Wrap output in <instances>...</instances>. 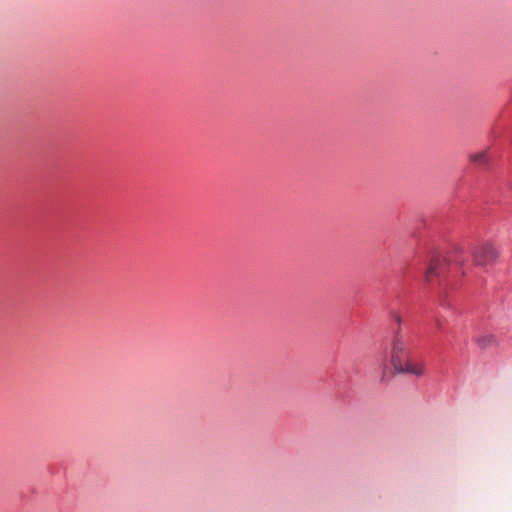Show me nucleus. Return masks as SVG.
<instances>
[{
  "label": "nucleus",
  "mask_w": 512,
  "mask_h": 512,
  "mask_svg": "<svg viewBox=\"0 0 512 512\" xmlns=\"http://www.w3.org/2000/svg\"><path fill=\"white\" fill-rule=\"evenodd\" d=\"M411 347V337L396 329L391 341L390 362L396 373L421 377L425 374V363L412 358Z\"/></svg>",
  "instance_id": "f257e3e1"
},
{
  "label": "nucleus",
  "mask_w": 512,
  "mask_h": 512,
  "mask_svg": "<svg viewBox=\"0 0 512 512\" xmlns=\"http://www.w3.org/2000/svg\"><path fill=\"white\" fill-rule=\"evenodd\" d=\"M472 256L476 266L486 267L497 261L499 253L491 243L485 242L473 248Z\"/></svg>",
  "instance_id": "f03ea898"
},
{
  "label": "nucleus",
  "mask_w": 512,
  "mask_h": 512,
  "mask_svg": "<svg viewBox=\"0 0 512 512\" xmlns=\"http://www.w3.org/2000/svg\"><path fill=\"white\" fill-rule=\"evenodd\" d=\"M448 259L442 255H435L431 258L425 274L426 282H431L433 276H439L445 272L448 266Z\"/></svg>",
  "instance_id": "7ed1b4c3"
},
{
  "label": "nucleus",
  "mask_w": 512,
  "mask_h": 512,
  "mask_svg": "<svg viewBox=\"0 0 512 512\" xmlns=\"http://www.w3.org/2000/svg\"><path fill=\"white\" fill-rule=\"evenodd\" d=\"M476 343L481 349H488L491 347L498 346L499 339L495 334L483 333L477 337Z\"/></svg>",
  "instance_id": "20e7f679"
},
{
  "label": "nucleus",
  "mask_w": 512,
  "mask_h": 512,
  "mask_svg": "<svg viewBox=\"0 0 512 512\" xmlns=\"http://www.w3.org/2000/svg\"><path fill=\"white\" fill-rule=\"evenodd\" d=\"M468 159L471 163L479 167H487L490 164L487 149L469 154Z\"/></svg>",
  "instance_id": "39448f33"
},
{
  "label": "nucleus",
  "mask_w": 512,
  "mask_h": 512,
  "mask_svg": "<svg viewBox=\"0 0 512 512\" xmlns=\"http://www.w3.org/2000/svg\"><path fill=\"white\" fill-rule=\"evenodd\" d=\"M392 316H393V318H394L395 322H396V323H397V325H398L397 329H399L400 331H402V330H401V322H402V318H401L400 314H399V313L394 312V313L392 314Z\"/></svg>",
  "instance_id": "423d86ee"
},
{
  "label": "nucleus",
  "mask_w": 512,
  "mask_h": 512,
  "mask_svg": "<svg viewBox=\"0 0 512 512\" xmlns=\"http://www.w3.org/2000/svg\"><path fill=\"white\" fill-rule=\"evenodd\" d=\"M439 304L442 307H446V308L450 307V303L442 296L439 298Z\"/></svg>",
  "instance_id": "0eeeda50"
},
{
  "label": "nucleus",
  "mask_w": 512,
  "mask_h": 512,
  "mask_svg": "<svg viewBox=\"0 0 512 512\" xmlns=\"http://www.w3.org/2000/svg\"><path fill=\"white\" fill-rule=\"evenodd\" d=\"M435 325H436V328H437L439 331H442V330H443V322H442V320H441L439 317H436V318H435Z\"/></svg>",
  "instance_id": "6e6552de"
}]
</instances>
